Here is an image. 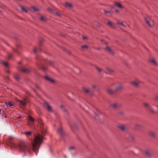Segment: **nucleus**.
<instances>
[{
  "label": "nucleus",
  "instance_id": "nucleus-23",
  "mask_svg": "<svg viewBox=\"0 0 158 158\" xmlns=\"http://www.w3.org/2000/svg\"><path fill=\"white\" fill-rule=\"evenodd\" d=\"M24 134L25 135L27 136H30L31 134V131H29L28 132H25L24 133Z\"/></svg>",
  "mask_w": 158,
  "mask_h": 158
},
{
  "label": "nucleus",
  "instance_id": "nucleus-41",
  "mask_svg": "<svg viewBox=\"0 0 158 158\" xmlns=\"http://www.w3.org/2000/svg\"><path fill=\"white\" fill-rule=\"evenodd\" d=\"M47 10L49 11L50 12H52V10L50 8H47Z\"/></svg>",
  "mask_w": 158,
  "mask_h": 158
},
{
  "label": "nucleus",
  "instance_id": "nucleus-19",
  "mask_svg": "<svg viewBox=\"0 0 158 158\" xmlns=\"http://www.w3.org/2000/svg\"><path fill=\"white\" fill-rule=\"evenodd\" d=\"M107 92L109 94H112L114 93V91L111 89H108L107 90Z\"/></svg>",
  "mask_w": 158,
  "mask_h": 158
},
{
  "label": "nucleus",
  "instance_id": "nucleus-52",
  "mask_svg": "<svg viewBox=\"0 0 158 158\" xmlns=\"http://www.w3.org/2000/svg\"><path fill=\"white\" fill-rule=\"evenodd\" d=\"M57 15H59V14L58 13H57Z\"/></svg>",
  "mask_w": 158,
  "mask_h": 158
},
{
  "label": "nucleus",
  "instance_id": "nucleus-5",
  "mask_svg": "<svg viewBox=\"0 0 158 158\" xmlns=\"http://www.w3.org/2000/svg\"><path fill=\"white\" fill-rule=\"evenodd\" d=\"M44 106L48 111L50 112H52L51 107L47 102H45L44 103Z\"/></svg>",
  "mask_w": 158,
  "mask_h": 158
},
{
  "label": "nucleus",
  "instance_id": "nucleus-3",
  "mask_svg": "<svg viewBox=\"0 0 158 158\" xmlns=\"http://www.w3.org/2000/svg\"><path fill=\"white\" fill-rule=\"evenodd\" d=\"M142 82L139 81H132L130 82V84L132 85L135 87H138Z\"/></svg>",
  "mask_w": 158,
  "mask_h": 158
},
{
  "label": "nucleus",
  "instance_id": "nucleus-7",
  "mask_svg": "<svg viewBox=\"0 0 158 158\" xmlns=\"http://www.w3.org/2000/svg\"><path fill=\"white\" fill-rule=\"evenodd\" d=\"M103 11L105 14L107 16H110L112 15V12L111 11L106 10H104Z\"/></svg>",
  "mask_w": 158,
  "mask_h": 158
},
{
  "label": "nucleus",
  "instance_id": "nucleus-4",
  "mask_svg": "<svg viewBox=\"0 0 158 158\" xmlns=\"http://www.w3.org/2000/svg\"><path fill=\"white\" fill-rule=\"evenodd\" d=\"M82 89L85 93L88 94L90 96H92L93 94V93L87 88L85 87H83L82 88Z\"/></svg>",
  "mask_w": 158,
  "mask_h": 158
},
{
  "label": "nucleus",
  "instance_id": "nucleus-10",
  "mask_svg": "<svg viewBox=\"0 0 158 158\" xmlns=\"http://www.w3.org/2000/svg\"><path fill=\"white\" fill-rule=\"evenodd\" d=\"M123 88V86L122 84H120L116 86L115 89L116 91H119Z\"/></svg>",
  "mask_w": 158,
  "mask_h": 158
},
{
  "label": "nucleus",
  "instance_id": "nucleus-21",
  "mask_svg": "<svg viewBox=\"0 0 158 158\" xmlns=\"http://www.w3.org/2000/svg\"><path fill=\"white\" fill-rule=\"evenodd\" d=\"M57 132L59 134H60L61 135H63V131L61 128H59L57 130Z\"/></svg>",
  "mask_w": 158,
  "mask_h": 158
},
{
  "label": "nucleus",
  "instance_id": "nucleus-46",
  "mask_svg": "<svg viewBox=\"0 0 158 158\" xmlns=\"http://www.w3.org/2000/svg\"><path fill=\"white\" fill-rule=\"evenodd\" d=\"M94 114H95L96 115V116L95 117L97 119H98V115H97L95 113H94Z\"/></svg>",
  "mask_w": 158,
  "mask_h": 158
},
{
  "label": "nucleus",
  "instance_id": "nucleus-26",
  "mask_svg": "<svg viewBox=\"0 0 158 158\" xmlns=\"http://www.w3.org/2000/svg\"><path fill=\"white\" fill-rule=\"evenodd\" d=\"M117 23L119 25H120L123 27H125L126 26L123 24L122 22H120L119 21H117Z\"/></svg>",
  "mask_w": 158,
  "mask_h": 158
},
{
  "label": "nucleus",
  "instance_id": "nucleus-39",
  "mask_svg": "<svg viewBox=\"0 0 158 158\" xmlns=\"http://www.w3.org/2000/svg\"><path fill=\"white\" fill-rule=\"evenodd\" d=\"M96 69H97L99 72H101L102 70L101 69H100L98 68V67H97L96 68Z\"/></svg>",
  "mask_w": 158,
  "mask_h": 158
},
{
  "label": "nucleus",
  "instance_id": "nucleus-24",
  "mask_svg": "<svg viewBox=\"0 0 158 158\" xmlns=\"http://www.w3.org/2000/svg\"><path fill=\"white\" fill-rule=\"evenodd\" d=\"M115 5L118 7L120 8H122L123 6L120 3L118 2H115Z\"/></svg>",
  "mask_w": 158,
  "mask_h": 158
},
{
  "label": "nucleus",
  "instance_id": "nucleus-2",
  "mask_svg": "<svg viewBox=\"0 0 158 158\" xmlns=\"http://www.w3.org/2000/svg\"><path fill=\"white\" fill-rule=\"evenodd\" d=\"M146 23L150 27H152L153 25V21L149 18H144Z\"/></svg>",
  "mask_w": 158,
  "mask_h": 158
},
{
  "label": "nucleus",
  "instance_id": "nucleus-18",
  "mask_svg": "<svg viewBox=\"0 0 158 158\" xmlns=\"http://www.w3.org/2000/svg\"><path fill=\"white\" fill-rule=\"evenodd\" d=\"M6 105L8 107H12L14 106V104L10 102H7L6 103Z\"/></svg>",
  "mask_w": 158,
  "mask_h": 158
},
{
  "label": "nucleus",
  "instance_id": "nucleus-49",
  "mask_svg": "<svg viewBox=\"0 0 158 158\" xmlns=\"http://www.w3.org/2000/svg\"><path fill=\"white\" fill-rule=\"evenodd\" d=\"M97 49H98V50H100V48H97Z\"/></svg>",
  "mask_w": 158,
  "mask_h": 158
},
{
  "label": "nucleus",
  "instance_id": "nucleus-1",
  "mask_svg": "<svg viewBox=\"0 0 158 158\" xmlns=\"http://www.w3.org/2000/svg\"><path fill=\"white\" fill-rule=\"evenodd\" d=\"M41 134H38L36 136H35L34 138V142L33 143L31 142V143L29 146L24 144H19L17 145H15V147L19 149L21 152H30L31 150H32L36 153L35 150H38L40 148V145L43 142L44 139V134H45V132L43 130L41 131Z\"/></svg>",
  "mask_w": 158,
  "mask_h": 158
},
{
  "label": "nucleus",
  "instance_id": "nucleus-12",
  "mask_svg": "<svg viewBox=\"0 0 158 158\" xmlns=\"http://www.w3.org/2000/svg\"><path fill=\"white\" fill-rule=\"evenodd\" d=\"M45 79L49 81L50 82H51L52 83H53L54 82V81L53 79L49 78L47 76L44 77Z\"/></svg>",
  "mask_w": 158,
  "mask_h": 158
},
{
  "label": "nucleus",
  "instance_id": "nucleus-54",
  "mask_svg": "<svg viewBox=\"0 0 158 158\" xmlns=\"http://www.w3.org/2000/svg\"><path fill=\"white\" fill-rule=\"evenodd\" d=\"M1 111V109H0V112Z\"/></svg>",
  "mask_w": 158,
  "mask_h": 158
},
{
  "label": "nucleus",
  "instance_id": "nucleus-33",
  "mask_svg": "<svg viewBox=\"0 0 158 158\" xmlns=\"http://www.w3.org/2000/svg\"><path fill=\"white\" fill-rule=\"evenodd\" d=\"M142 127V126L139 125H137L136 126V127L137 129H139Z\"/></svg>",
  "mask_w": 158,
  "mask_h": 158
},
{
  "label": "nucleus",
  "instance_id": "nucleus-6",
  "mask_svg": "<svg viewBox=\"0 0 158 158\" xmlns=\"http://www.w3.org/2000/svg\"><path fill=\"white\" fill-rule=\"evenodd\" d=\"M121 106V104L119 103H115L111 104L110 106L113 108H117Z\"/></svg>",
  "mask_w": 158,
  "mask_h": 158
},
{
  "label": "nucleus",
  "instance_id": "nucleus-16",
  "mask_svg": "<svg viewBox=\"0 0 158 158\" xmlns=\"http://www.w3.org/2000/svg\"><path fill=\"white\" fill-rule=\"evenodd\" d=\"M64 6L66 7L69 9H71L72 7V4L68 2L65 3Z\"/></svg>",
  "mask_w": 158,
  "mask_h": 158
},
{
  "label": "nucleus",
  "instance_id": "nucleus-51",
  "mask_svg": "<svg viewBox=\"0 0 158 158\" xmlns=\"http://www.w3.org/2000/svg\"><path fill=\"white\" fill-rule=\"evenodd\" d=\"M77 70H78L79 71H80V70L79 69H77Z\"/></svg>",
  "mask_w": 158,
  "mask_h": 158
},
{
  "label": "nucleus",
  "instance_id": "nucleus-20",
  "mask_svg": "<svg viewBox=\"0 0 158 158\" xmlns=\"http://www.w3.org/2000/svg\"><path fill=\"white\" fill-rule=\"evenodd\" d=\"M40 19L43 21H45L47 20V18L45 17L40 16Z\"/></svg>",
  "mask_w": 158,
  "mask_h": 158
},
{
  "label": "nucleus",
  "instance_id": "nucleus-13",
  "mask_svg": "<svg viewBox=\"0 0 158 158\" xmlns=\"http://www.w3.org/2000/svg\"><path fill=\"white\" fill-rule=\"evenodd\" d=\"M105 49L108 52H109L111 54H114L113 51L111 50V49L109 47H107L105 48Z\"/></svg>",
  "mask_w": 158,
  "mask_h": 158
},
{
  "label": "nucleus",
  "instance_id": "nucleus-34",
  "mask_svg": "<svg viewBox=\"0 0 158 158\" xmlns=\"http://www.w3.org/2000/svg\"><path fill=\"white\" fill-rule=\"evenodd\" d=\"M42 69L43 70L45 71L46 70L47 68L45 66H43L42 68Z\"/></svg>",
  "mask_w": 158,
  "mask_h": 158
},
{
  "label": "nucleus",
  "instance_id": "nucleus-48",
  "mask_svg": "<svg viewBox=\"0 0 158 158\" xmlns=\"http://www.w3.org/2000/svg\"><path fill=\"white\" fill-rule=\"evenodd\" d=\"M6 72L7 73H9V70H7L6 71Z\"/></svg>",
  "mask_w": 158,
  "mask_h": 158
},
{
  "label": "nucleus",
  "instance_id": "nucleus-42",
  "mask_svg": "<svg viewBox=\"0 0 158 158\" xmlns=\"http://www.w3.org/2000/svg\"><path fill=\"white\" fill-rule=\"evenodd\" d=\"M82 37L84 40H85L87 38L86 37L84 36H82Z\"/></svg>",
  "mask_w": 158,
  "mask_h": 158
},
{
  "label": "nucleus",
  "instance_id": "nucleus-37",
  "mask_svg": "<svg viewBox=\"0 0 158 158\" xmlns=\"http://www.w3.org/2000/svg\"><path fill=\"white\" fill-rule=\"evenodd\" d=\"M15 79L17 80H19V77L17 76H15Z\"/></svg>",
  "mask_w": 158,
  "mask_h": 158
},
{
  "label": "nucleus",
  "instance_id": "nucleus-8",
  "mask_svg": "<svg viewBox=\"0 0 158 158\" xmlns=\"http://www.w3.org/2000/svg\"><path fill=\"white\" fill-rule=\"evenodd\" d=\"M20 69L21 71L26 73H28L30 71V70L29 69L25 68H21Z\"/></svg>",
  "mask_w": 158,
  "mask_h": 158
},
{
  "label": "nucleus",
  "instance_id": "nucleus-53",
  "mask_svg": "<svg viewBox=\"0 0 158 158\" xmlns=\"http://www.w3.org/2000/svg\"><path fill=\"white\" fill-rule=\"evenodd\" d=\"M70 127H71V128H72V126H71V125H70Z\"/></svg>",
  "mask_w": 158,
  "mask_h": 158
},
{
  "label": "nucleus",
  "instance_id": "nucleus-55",
  "mask_svg": "<svg viewBox=\"0 0 158 158\" xmlns=\"http://www.w3.org/2000/svg\"><path fill=\"white\" fill-rule=\"evenodd\" d=\"M157 107L158 108V106H157Z\"/></svg>",
  "mask_w": 158,
  "mask_h": 158
},
{
  "label": "nucleus",
  "instance_id": "nucleus-9",
  "mask_svg": "<svg viewBox=\"0 0 158 158\" xmlns=\"http://www.w3.org/2000/svg\"><path fill=\"white\" fill-rule=\"evenodd\" d=\"M107 25L109 27L112 28H115V26L110 21H108L107 23Z\"/></svg>",
  "mask_w": 158,
  "mask_h": 158
},
{
  "label": "nucleus",
  "instance_id": "nucleus-29",
  "mask_svg": "<svg viewBox=\"0 0 158 158\" xmlns=\"http://www.w3.org/2000/svg\"><path fill=\"white\" fill-rule=\"evenodd\" d=\"M2 63L6 67H8V64L7 63L2 61Z\"/></svg>",
  "mask_w": 158,
  "mask_h": 158
},
{
  "label": "nucleus",
  "instance_id": "nucleus-28",
  "mask_svg": "<svg viewBox=\"0 0 158 158\" xmlns=\"http://www.w3.org/2000/svg\"><path fill=\"white\" fill-rule=\"evenodd\" d=\"M21 8L22 11H24L26 12H27V10H26L25 8L23 6H20Z\"/></svg>",
  "mask_w": 158,
  "mask_h": 158
},
{
  "label": "nucleus",
  "instance_id": "nucleus-50",
  "mask_svg": "<svg viewBox=\"0 0 158 158\" xmlns=\"http://www.w3.org/2000/svg\"><path fill=\"white\" fill-rule=\"evenodd\" d=\"M115 11H116V12H118V10H115Z\"/></svg>",
  "mask_w": 158,
  "mask_h": 158
},
{
  "label": "nucleus",
  "instance_id": "nucleus-45",
  "mask_svg": "<svg viewBox=\"0 0 158 158\" xmlns=\"http://www.w3.org/2000/svg\"><path fill=\"white\" fill-rule=\"evenodd\" d=\"M156 99L157 100H158V95L156 96Z\"/></svg>",
  "mask_w": 158,
  "mask_h": 158
},
{
  "label": "nucleus",
  "instance_id": "nucleus-31",
  "mask_svg": "<svg viewBox=\"0 0 158 158\" xmlns=\"http://www.w3.org/2000/svg\"><path fill=\"white\" fill-rule=\"evenodd\" d=\"M106 69L110 73H112L113 72L112 70L111 69L109 68H106Z\"/></svg>",
  "mask_w": 158,
  "mask_h": 158
},
{
  "label": "nucleus",
  "instance_id": "nucleus-32",
  "mask_svg": "<svg viewBox=\"0 0 158 158\" xmlns=\"http://www.w3.org/2000/svg\"><path fill=\"white\" fill-rule=\"evenodd\" d=\"M81 48H87L88 47V45H84L81 46Z\"/></svg>",
  "mask_w": 158,
  "mask_h": 158
},
{
  "label": "nucleus",
  "instance_id": "nucleus-40",
  "mask_svg": "<svg viewBox=\"0 0 158 158\" xmlns=\"http://www.w3.org/2000/svg\"><path fill=\"white\" fill-rule=\"evenodd\" d=\"M96 88V86L95 85H92V88L93 89H95Z\"/></svg>",
  "mask_w": 158,
  "mask_h": 158
},
{
  "label": "nucleus",
  "instance_id": "nucleus-15",
  "mask_svg": "<svg viewBox=\"0 0 158 158\" xmlns=\"http://www.w3.org/2000/svg\"><path fill=\"white\" fill-rule=\"evenodd\" d=\"M144 153L148 157L151 156L152 155L151 153L148 151L147 150H145L144 151Z\"/></svg>",
  "mask_w": 158,
  "mask_h": 158
},
{
  "label": "nucleus",
  "instance_id": "nucleus-27",
  "mask_svg": "<svg viewBox=\"0 0 158 158\" xmlns=\"http://www.w3.org/2000/svg\"><path fill=\"white\" fill-rule=\"evenodd\" d=\"M149 134L150 135L153 137H154L155 135V133L152 131H150L149 133Z\"/></svg>",
  "mask_w": 158,
  "mask_h": 158
},
{
  "label": "nucleus",
  "instance_id": "nucleus-36",
  "mask_svg": "<svg viewBox=\"0 0 158 158\" xmlns=\"http://www.w3.org/2000/svg\"><path fill=\"white\" fill-rule=\"evenodd\" d=\"M49 64L52 66H53V62L52 61H49Z\"/></svg>",
  "mask_w": 158,
  "mask_h": 158
},
{
  "label": "nucleus",
  "instance_id": "nucleus-30",
  "mask_svg": "<svg viewBox=\"0 0 158 158\" xmlns=\"http://www.w3.org/2000/svg\"><path fill=\"white\" fill-rule=\"evenodd\" d=\"M19 102L23 106H24L26 104L22 100L19 101Z\"/></svg>",
  "mask_w": 158,
  "mask_h": 158
},
{
  "label": "nucleus",
  "instance_id": "nucleus-47",
  "mask_svg": "<svg viewBox=\"0 0 158 158\" xmlns=\"http://www.w3.org/2000/svg\"><path fill=\"white\" fill-rule=\"evenodd\" d=\"M11 55L9 54V56H8V58L10 59V57H11Z\"/></svg>",
  "mask_w": 158,
  "mask_h": 158
},
{
  "label": "nucleus",
  "instance_id": "nucleus-22",
  "mask_svg": "<svg viewBox=\"0 0 158 158\" xmlns=\"http://www.w3.org/2000/svg\"><path fill=\"white\" fill-rule=\"evenodd\" d=\"M148 109L151 112L154 114L156 113V112L155 111L154 109L151 106H150V107L148 108Z\"/></svg>",
  "mask_w": 158,
  "mask_h": 158
},
{
  "label": "nucleus",
  "instance_id": "nucleus-17",
  "mask_svg": "<svg viewBox=\"0 0 158 158\" xmlns=\"http://www.w3.org/2000/svg\"><path fill=\"white\" fill-rule=\"evenodd\" d=\"M150 61L154 65L157 66L158 65L156 60L154 59H150Z\"/></svg>",
  "mask_w": 158,
  "mask_h": 158
},
{
  "label": "nucleus",
  "instance_id": "nucleus-38",
  "mask_svg": "<svg viewBox=\"0 0 158 158\" xmlns=\"http://www.w3.org/2000/svg\"><path fill=\"white\" fill-rule=\"evenodd\" d=\"M96 69H97L99 72H101L102 70L101 69H100L98 68V67H97L96 68Z\"/></svg>",
  "mask_w": 158,
  "mask_h": 158
},
{
  "label": "nucleus",
  "instance_id": "nucleus-11",
  "mask_svg": "<svg viewBox=\"0 0 158 158\" xmlns=\"http://www.w3.org/2000/svg\"><path fill=\"white\" fill-rule=\"evenodd\" d=\"M30 10L31 11H38L40 10V9L38 8H36L35 6H32L30 7Z\"/></svg>",
  "mask_w": 158,
  "mask_h": 158
},
{
  "label": "nucleus",
  "instance_id": "nucleus-44",
  "mask_svg": "<svg viewBox=\"0 0 158 158\" xmlns=\"http://www.w3.org/2000/svg\"><path fill=\"white\" fill-rule=\"evenodd\" d=\"M33 51L35 52H37L36 49V48H35L33 50Z\"/></svg>",
  "mask_w": 158,
  "mask_h": 158
},
{
  "label": "nucleus",
  "instance_id": "nucleus-25",
  "mask_svg": "<svg viewBox=\"0 0 158 158\" xmlns=\"http://www.w3.org/2000/svg\"><path fill=\"white\" fill-rule=\"evenodd\" d=\"M143 104L144 105V106L145 107H148V108L150 107V106L149 105V104L147 103L146 102H144L143 103Z\"/></svg>",
  "mask_w": 158,
  "mask_h": 158
},
{
  "label": "nucleus",
  "instance_id": "nucleus-14",
  "mask_svg": "<svg viewBox=\"0 0 158 158\" xmlns=\"http://www.w3.org/2000/svg\"><path fill=\"white\" fill-rule=\"evenodd\" d=\"M118 128L123 131H125L127 130V128L124 125H121L118 126Z\"/></svg>",
  "mask_w": 158,
  "mask_h": 158
},
{
  "label": "nucleus",
  "instance_id": "nucleus-43",
  "mask_svg": "<svg viewBox=\"0 0 158 158\" xmlns=\"http://www.w3.org/2000/svg\"><path fill=\"white\" fill-rule=\"evenodd\" d=\"M74 148V147H70L69 148V150H72V149H73Z\"/></svg>",
  "mask_w": 158,
  "mask_h": 158
},
{
  "label": "nucleus",
  "instance_id": "nucleus-35",
  "mask_svg": "<svg viewBox=\"0 0 158 158\" xmlns=\"http://www.w3.org/2000/svg\"><path fill=\"white\" fill-rule=\"evenodd\" d=\"M31 121L32 122H34L35 121V119L33 118L32 117H29Z\"/></svg>",
  "mask_w": 158,
  "mask_h": 158
}]
</instances>
